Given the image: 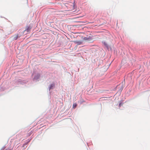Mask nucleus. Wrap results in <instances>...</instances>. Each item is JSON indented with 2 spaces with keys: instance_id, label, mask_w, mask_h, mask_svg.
<instances>
[{
  "instance_id": "nucleus-1",
  "label": "nucleus",
  "mask_w": 150,
  "mask_h": 150,
  "mask_svg": "<svg viewBox=\"0 0 150 150\" xmlns=\"http://www.w3.org/2000/svg\"><path fill=\"white\" fill-rule=\"evenodd\" d=\"M64 5L67 7L69 8H72L73 7V3L71 2L65 3Z\"/></svg>"
},
{
  "instance_id": "nucleus-2",
  "label": "nucleus",
  "mask_w": 150,
  "mask_h": 150,
  "mask_svg": "<svg viewBox=\"0 0 150 150\" xmlns=\"http://www.w3.org/2000/svg\"><path fill=\"white\" fill-rule=\"evenodd\" d=\"M84 39L87 41H91L93 39L91 36H87V37H84Z\"/></svg>"
},
{
  "instance_id": "nucleus-3",
  "label": "nucleus",
  "mask_w": 150,
  "mask_h": 150,
  "mask_svg": "<svg viewBox=\"0 0 150 150\" xmlns=\"http://www.w3.org/2000/svg\"><path fill=\"white\" fill-rule=\"evenodd\" d=\"M31 28L30 26L28 25L26 26L25 27V29L24 30V32L25 31H26L27 32H29L30 31Z\"/></svg>"
},
{
  "instance_id": "nucleus-4",
  "label": "nucleus",
  "mask_w": 150,
  "mask_h": 150,
  "mask_svg": "<svg viewBox=\"0 0 150 150\" xmlns=\"http://www.w3.org/2000/svg\"><path fill=\"white\" fill-rule=\"evenodd\" d=\"M13 40H16L19 37H20V36H19V35L18 34H17L16 35H13Z\"/></svg>"
},
{
  "instance_id": "nucleus-5",
  "label": "nucleus",
  "mask_w": 150,
  "mask_h": 150,
  "mask_svg": "<svg viewBox=\"0 0 150 150\" xmlns=\"http://www.w3.org/2000/svg\"><path fill=\"white\" fill-rule=\"evenodd\" d=\"M75 42L76 43H77L78 44H81V42L80 41H76Z\"/></svg>"
},
{
  "instance_id": "nucleus-6",
  "label": "nucleus",
  "mask_w": 150,
  "mask_h": 150,
  "mask_svg": "<svg viewBox=\"0 0 150 150\" xmlns=\"http://www.w3.org/2000/svg\"><path fill=\"white\" fill-rule=\"evenodd\" d=\"M77 106V104L76 103H74L73 105V108H75Z\"/></svg>"
},
{
  "instance_id": "nucleus-7",
  "label": "nucleus",
  "mask_w": 150,
  "mask_h": 150,
  "mask_svg": "<svg viewBox=\"0 0 150 150\" xmlns=\"http://www.w3.org/2000/svg\"><path fill=\"white\" fill-rule=\"evenodd\" d=\"M6 148V147L4 146L2 148V149H3V150L4 149Z\"/></svg>"
},
{
  "instance_id": "nucleus-8",
  "label": "nucleus",
  "mask_w": 150,
  "mask_h": 150,
  "mask_svg": "<svg viewBox=\"0 0 150 150\" xmlns=\"http://www.w3.org/2000/svg\"><path fill=\"white\" fill-rule=\"evenodd\" d=\"M5 150H12V149H6Z\"/></svg>"
},
{
  "instance_id": "nucleus-9",
  "label": "nucleus",
  "mask_w": 150,
  "mask_h": 150,
  "mask_svg": "<svg viewBox=\"0 0 150 150\" xmlns=\"http://www.w3.org/2000/svg\"><path fill=\"white\" fill-rule=\"evenodd\" d=\"M104 44H105V45H106V44H105V42H104Z\"/></svg>"
}]
</instances>
